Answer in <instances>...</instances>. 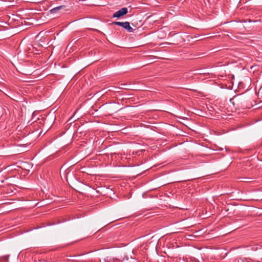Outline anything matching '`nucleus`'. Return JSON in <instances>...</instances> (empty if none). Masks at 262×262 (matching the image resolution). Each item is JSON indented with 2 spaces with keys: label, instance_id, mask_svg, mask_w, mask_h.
<instances>
[{
  "label": "nucleus",
  "instance_id": "f257e3e1",
  "mask_svg": "<svg viewBox=\"0 0 262 262\" xmlns=\"http://www.w3.org/2000/svg\"><path fill=\"white\" fill-rule=\"evenodd\" d=\"M113 24H115L119 26L123 27L127 30L129 32H133L134 29L130 26L129 23L128 21L125 22H119V21H114L113 23Z\"/></svg>",
  "mask_w": 262,
  "mask_h": 262
},
{
  "label": "nucleus",
  "instance_id": "f03ea898",
  "mask_svg": "<svg viewBox=\"0 0 262 262\" xmlns=\"http://www.w3.org/2000/svg\"><path fill=\"white\" fill-rule=\"evenodd\" d=\"M127 9L126 8H123L115 12L113 15V17H120L124 15H125L127 13Z\"/></svg>",
  "mask_w": 262,
  "mask_h": 262
},
{
  "label": "nucleus",
  "instance_id": "7ed1b4c3",
  "mask_svg": "<svg viewBox=\"0 0 262 262\" xmlns=\"http://www.w3.org/2000/svg\"><path fill=\"white\" fill-rule=\"evenodd\" d=\"M63 7H64V6H60L55 7V8L50 10V13H52V14L55 13L57 12L59 10H60V9H61Z\"/></svg>",
  "mask_w": 262,
  "mask_h": 262
},
{
  "label": "nucleus",
  "instance_id": "20e7f679",
  "mask_svg": "<svg viewBox=\"0 0 262 262\" xmlns=\"http://www.w3.org/2000/svg\"><path fill=\"white\" fill-rule=\"evenodd\" d=\"M9 255H5L2 258L4 260H6V261H8V259H9Z\"/></svg>",
  "mask_w": 262,
  "mask_h": 262
}]
</instances>
